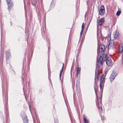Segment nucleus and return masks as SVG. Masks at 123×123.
<instances>
[{
	"mask_svg": "<svg viewBox=\"0 0 123 123\" xmlns=\"http://www.w3.org/2000/svg\"><path fill=\"white\" fill-rule=\"evenodd\" d=\"M106 60V63L108 66H111L112 65L111 59L110 58L107 56L105 54H103L100 56L99 58H98L97 61L98 63H100L101 64H103V62Z\"/></svg>",
	"mask_w": 123,
	"mask_h": 123,
	"instance_id": "obj_1",
	"label": "nucleus"
},
{
	"mask_svg": "<svg viewBox=\"0 0 123 123\" xmlns=\"http://www.w3.org/2000/svg\"><path fill=\"white\" fill-rule=\"evenodd\" d=\"M99 70L96 71L95 74V84L96 83L98 80L99 76L100 74Z\"/></svg>",
	"mask_w": 123,
	"mask_h": 123,
	"instance_id": "obj_2",
	"label": "nucleus"
},
{
	"mask_svg": "<svg viewBox=\"0 0 123 123\" xmlns=\"http://www.w3.org/2000/svg\"><path fill=\"white\" fill-rule=\"evenodd\" d=\"M98 86H96V87H94V90L95 92L96 95V98H97V101H96V104L98 105V108H99L98 104L99 103V101L98 100V97H97V92H98Z\"/></svg>",
	"mask_w": 123,
	"mask_h": 123,
	"instance_id": "obj_3",
	"label": "nucleus"
},
{
	"mask_svg": "<svg viewBox=\"0 0 123 123\" xmlns=\"http://www.w3.org/2000/svg\"><path fill=\"white\" fill-rule=\"evenodd\" d=\"M99 14L101 15H103L105 12V8L103 5H101L100 9L99 10Z\"/></svg>",
	"mask_w": 123,
	"mask_h": 123,
	"instance_id": "obj_4",
	"label": "nucleus"
},
{
	"mask_svg": "<svg viewBox=\"0 0 123 123\" xmlns=\"http://www.w3.org/2000/svg\"><path fill=\"white\" fill-rule=\"evenodd\" d=\"M116 75L115 72H113L111 74L109 79L111 82H112L115 77Z\"/></svg>",
	"mask_w": 123,
	"mask_h": 123,
	"instance_id": "obj_5",
	"label": "nucleus"
},
{
	"mask_svg": "<svg viewBox=\"0 0 123 123\" xmlns=\"http://www.w3.org/2000/svg\"><path fill=\"white\" fill-rule=\"evenodd\" d=\"M105 45H100V46L99 47V51L98 49V53L99 52H103L105 50Z\"/></svg>",
	"mask_w": 123,
	"mask_h": 123,
	"instance_id": "obj_6",
	"label": "nucleus"
},
{
	"mask_svg": "<svg viewBox=\"0 0 123 123\" xmlns=\"http://www.w3.org/2000/svg\"><path fill=\"white\" fill-rule=\"evenodd\" d=\"M114 43V41H110L108 45V47L109 48H111L113 47Z\"/></svg>",
	"mask_w": 123,
	"mask_h": 123,
	"instance_id": "obj_7",
	"label": "nucleus"
},
{
	"mask_svg": "<svg viewBox=\"0 0 123 123\" xmlns=\"http://www.w3.org/2000/svg\"><path fill=\"white\" fill-rule=\"evenodd\" d=\"M7 2L9 6V7L8 8V9L10 7L12 6H13V4L10 0H8L7 1Z\"/></svg>",
	"mask_w": 123,
	"mask_h": 123,
	"instance_id": "obj_8",
	"label": "nucleus"
},
{
	"mask_svg": "<svg viewBox=\"0 0 123 123\" xmlns=\"http://www.w3.org/2000/svg\"><path fill=\"white\" fill-rule=\"evenodd\" d=\"M83 118L84 123H88V119H87L85 115H84L83 117Z\"/></svg>",
	"mask_w": 123,
	"mask_h": 123,
	"instance_id": "obj_9",
	"label": "nucleus"
},
{
	"mask_svg": "<svg viewBox=\"0 0 123 123\" xmlns=\"http://www.w3.org/2000/svg\"><path fill=\"white\" fill-rule=\"evenodd\" d=\"M25 117L24 118H22L24 123H28V121L27 118V116L26 115H25Z\"/></svg>",
	"mask_w": 123,
	"mask_h": 123,
	"instance_id": "obj_10",
	"label": "nucleus"
},
{
	"mask_svg": "<svg viewBox=\"0 0 123 123\" xmlns=\"http://www.w3.org/2000/svg\"><path fill=\"white\" fill-rule=\"evenodd\" d=\"M104 19L101 18L99 20L98 23L99 25H102L104 23Z\"/></svg>",
	"mask_w": 123,
	"mask_h": 123,
	"instance_id": "obj_11",
	"label": "nucleus"
},
{
	"mask_svg": "<svg viewBox=\"0 0 123 123\" xmlns=\"http://www.w3.org/2000/svg\"><path fill=\"white\" fill-rule=\"evenodd\" d=\"M77 74L76 76L77 77L78 76V74H80V71L81 70V68L79 67L77 68Z\"/></svg>",
	"mask_w": 123,
	"mask_h": 123,
	"instance_id": "obj_12",
	"label": "nucleus"
},
{
	"mask_svg": "<svg viewBox=\"0 0 123 123\" xmlns=\"http://www.w3.org/2000/svg\"><path fill=\"white\" fill-rule=\"evenodd\" d=\"M118 33L116 32H114V37L115 38H117L118 37Z\"/></svg>",
	"mask_w": 123,
	"mask_h": 123,
	"instance_id": "obj_13",
	"label": "nucleus"
},
{
	"mask_svg": "<svg viewBox=\"0 0 123 123\" xmlns=\"http://www.w3.org/2000/svg\"><path fill=\"white\" fill-rule=\"evenodd\" d=\"M6 57L7 58L10 56V53L8 51H6Z\"/></svg>",
	"mask_w": 123,
	"mask_h": 123,
	"instance_id": "obj_14",
	"label": "nucleus"
},
{
	"mask_svg": "<svg viewBox=\"0 0 123 123\" xmlns=\"http://www.w3.org/2000/svg\"><path fill=\"white\" fill-rule=\"evenodd\" d=\"M119 50L120 53H121L123 51V47L122 46H120L119 47Z\"/></svg>",
	"mask_w": 123,
	"mask_h": 123,
	"instance_id": "obj_15",
	"label": "nucleus"
},
{
	"mask_svg": "<svg viewBox=\"0 0 123 123\" xmlns=\"http://www.w3.org/2000/svg\"><path fill=\"white\" fill-rule=\"evenodd\" d=\"M104 80V75H102L101 76L100 78V82H103Z\"/></svg>",
	"mask_w": 123,
	"mask_h": 123,
	"instance_id": "obj_16",
	"label": "nucleus"
},
{
	"mask_svg": "<svg viewBox=\"0 0 123 123\" xmlns=\"http://www.w3.org/2000/svg\"><path fill=\"white\" fill-rule=\"evenodd\" d=\"M121 13V12L120 11H118L117 12L116 15L117 16H118Z\"/></svg>",
	"mask_w": 123,
	"mask_h": 123,
	"instance_id": "obj_17",
	"label": "nucleus"
},
{
	"mask_svg": "<svg viewBox=\"0 0 123 123\" xmlns=\"http://www.w3.org/2000/svg\"><path fill=\"white\" fill-rule=\"evenodd\" d=\"M63 68H62V69L60 71V78H61V75L62 73V72L63 71Z\"/></svg>",
	"mask_w": 123,
	"mask_h": 123,
	"instance_id": "obj_18",
	"label": "nucleus"
},
{
	"mask_svg": "<svg viewBox=\"0 0 123 123\" xmlns=\"http://www.w3.org/2000/svg\"><path fill=\"white\" fill-rule=\"evenodd\" d=\"M103 82H100V87L101 89L102 87Z\"/></svg>",
	"mask_w": 123,
	"mask_h": 123,
	"instance_id": "obj_19",
	"label": "nucleus"
},
{
	"mask_svg": "<svg viewBox=\"0 0 123 123\" xmlns=\"http://www.w3.org/2000/svg\"><path fill=\"white\" fill-rule=\"evenodd\" d=\"M99 101H100V104H101L102 103V96L101 97H99Z\"/></svg>",
	"mask_w": 123,
	"mask_h": 123,
	"instance_id": "obj_20",
	"label": "nucleus"
},
{
	"mask_svg": "<svg viewBox=\"0 0 123 123\" xmlns=\"http://www.w3.org/2000/svg\"><path fill=\"white\" fill-rule=\"evenodd\" d=\"M84 29V28H82L81 31L80 33V35L81 36V35L82 34L83 32Z\"/></svg>",
	"mask_w": 123,
	"mask_h": 123,
	"instance_id": "obj_21",
	"label": "nucleus"
},
{
	"mask_svg": "<svg viewBox=\"0 0 123 123\" xmlns=\"http://www.w3.org/2000/svg\"><path fill=\"white\" fill-rule=\"evenodd\" d=\"M33 3L35 5L36 4V0H33Z\"/></svg>",
	"mask_w": 123,
	"mask_h": 123,
	"instance_id": "obj_22",
	"label": "nucleus"
},
{
	"mask_svg": "<svg viewBox=\"0 0 123 123\" xmlns=\"http://www.w3.org/2000/svg\"><path fill=\"white\" fill-rule=\"evenodd\" d=\"M85 25V24L84 23H82V28H84V25Z\"/></svg>",
	"mask_w": 123,
	"mask_h": 123,
	"instance_id": "obj_23",
	"label": "nucleus"
},
{
	"mask_svg": "<svg viewBox=\"0 0 123 123\" xmlns=\"http://www.w3.org/2000/svg\"><path fill=\"white\" fill-rule=\"evenodd\" d=\"M101 119H103L104 120L105 119L104 118L103 116L102 117H101Z\"/></svg>",
	"mask_w": 123,
	"mask_h": 123,
	"instance_id": "obj_24",
	"label": "nucleus"
},
{
	"mask_svg": "<svg viewBox=\"0 0 123 123\" xmlns=\"http://www.w3.org/2000/svg\"><path fill=\"white\" fill-rule=\"evenodd\" d=\"M64 63H63V66H62V68H63V67H64Z\"/></svg>",
	"mask_w": 123,
	"mask_h": 123,
	"instance_id": "obj_25",
	"label": "nucleus"
},
{
	"mask_svg": "<svg viewBox=\"0 0 123 123\" xmlns=\"http://www.w3.org/2000/svg\"><path fill=\"white\" fill-rule=\"evenodd\" d=\"M100 108L101 109V110L102 109V106H101Z\"/></svg>",
	"mask_w": 123,
	"mask_h": 123,
	"instance_id": "obj_26",
	"label": "nucleus"
},
{
	"mask_svg": "<svg viewBox=\"0 0 123 123\" xmlns=\"http://www.w3.org/2000/svg\"><path fill=\"white\" fill-rule=\"evenodd\" d=\"M29 107H30V106H29ZM29 109H30V107H29Z\"/></svg>",
	"mask_w": 123,
	"mask_h": 123,
	"instance_id": "obj_27",
	"label": "nucleus"
},
{
	"mask_svg": "<svg viewBox=\"0 0 123 123\" xmlns=\"http://www.w3.org/2000/svg\"><path fill=\"white\" fill-rule=\"evenodd\" d=\"M27 42H28V40H27Z\"/></svg>",
	"mask_w": 123,
	"mask_h": 123,
	"instance_id": "obj_28",
	"label": "nucleus"
}]
</instances>
